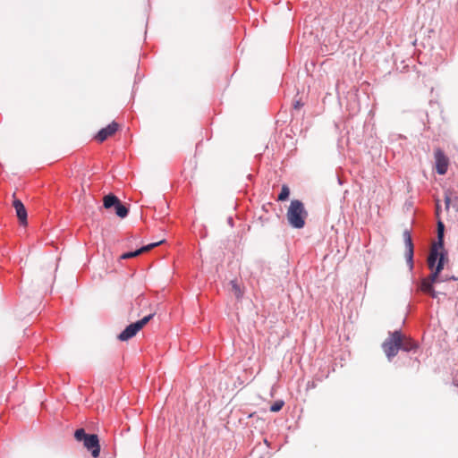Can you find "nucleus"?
<instances>
[{"label": "nucleus", "instance_id": "obj_1", "mask_svg": "<svg viewBox=\"0 0 458 458\" xmlns=\"http://www.w3.org/2000/svg\"><path fill=\"white\" fill-rule=\"evenodd\" d=\"M381 348L388 361H392L399 351L410 352L418 348V344L411 338L406 337L401 330L390 331L388 336L382 343Z\"/></svg>", "mask_w": 458, "mask_h": 458}, {"label": "nucleus", "instance_id": "obj_2", "mask_svg": "<svg viewBox=\"0 0 458 458\" xmlns=\"http://www.w3.org/2000/svg\"><path fill=\"white\" fill-rule=\"evenodd\" d=\"M286 216L288 223L292 227L301 229L305 225L308 212L301 200L293 199L291 201L288 208Z\"/></svg>", "mask_w": 458, "mask_h": 458}, {"label": "nucleus", "instance_id": "obj_3", "mask_svg": "<svg viewBox=\"0 0 458 458\" xmlns=\"http://www.w3.org/2000/svg\"><path fill=\"white\" fill-rule=\"evenodd\" d=\"M442 271V263L440 262L438 266L436 267L435 270L431 272V274L425 278H422L418 287L419 290L422 293L428 294L434 287L433 284L438 282H445L448 280H458V276H441L440 273Z\"/></svg>", "mask_w": 458, "mask_h": 458}, {"label": "nucleus", "instance_id": "obj_4", "mask_svg": "<svg viewBox=\"0 0 458 458\" xmlns=\"http://www.w3.org/2000/svg\"><path fill=\"white\" fill-rule=\"evenodd\" d=\"M446 256L447 254L444 250V247L437 246V244L432 245L428 257V266L431 272L435 270L436 267L439 265L440 261L442 263V270L444 269Z\"/></svg>", "mask_w": 458, "mask_h": 458}, {"label": "nucleus", "instance_id": "obj_5", "mask_svg": "<svg viewBox=\"0 0 458 458\" xmlns=\"http://www.w3.org/2000/svg\"><path fill=\"white\" fill-rule=\"evenodd\" d=\"M403 238L405 245V253L404 257L406 259V263L409 267L410 271H412L414 263H413V255H414V246L412 242V238L411 232L408 229H405L403 233Z\"/></svg>", "mask_w": 458, "mask_h": 458}, {"label": "nucleus", "instance_id": "obj_6", "mask_svg": "<svg viewBox=\"0 0 458 458\" xmlns=\"http://www.w3.org/2000/svg\"><path fill=\"white\" fill-rule=\"evenodd\" d=\"M434 157L437 173L441 175L446 174L449 161L444 151L441 148H437L434 153Z\"/></svg>", "mask_w": 458, "mask_h": 458}, {"label": "nucleus", "instance_id": "obj_7", "mask_svg": "<svg viewBox=\"0 0 458 458\" xmlns=\"http://www.w3.org/2000/svg\"><path fill=\"white\" fill-rule=\"evenodd\" d=\"M84 446L90 451L93 457H98L100 454V445L98 437L96 434H89L83 441Z\"/></svg>", "mask_w": 458, "mask_h": 458}, {"label": "nucleus", "instance_id": "obj_8", "mask_svg": "<svg viewBox=\"0 0 458 458\" xmlns=\"http://www.w3.org/2000/svg\"><path fill=\"white\" fill-rule=\"evenodd\" d=\"M118 123L115 122H112L109 123L106 127L102 128L95 136V139L99 141L103 142L106 140L109 136H112L115 131L118 130Z\"/></svg>", "mask_w": 458, "mask_h": 458}, {"label": "nucleus", "instance_id": "obj_9", "mask_svg": "<svg viewBox=\"0 0 458 458\" xmlns=\"http://www.w3.org/2000/svg\"><path fill=\"white\" fill-rule=\"evenodd\" d=\"M458 196L453 190L447 189L445 191V209L448 210L452 207L458 211Z\"/></svg>", "mask_w": 458, "mask_h": 458}, {"label": "nucleus", "instance_id": "obj_10", "mask_svg": "<svg viewBox=\"0 0 458 458\" xmlns=\"http://www.w3.org/2000/svg\"><path fill=\"white\" fill-rule=\"evenodd\" d=\"M162 242H163V241H159V242H153V243L142 246L141 248H140V249H138V250H136L134 251L125 252V253H123L121 256V259H127L137 257V256H139L140 254H141V253H143L145 251L150 250L151 249H153L154 247L161 244Z\"/></svg>", "mask_w": 458, "mask_h": 458}, {"label": "nucleus", "instance_id": "obj_11", "mask_svg": "<svg viewBox=\"0 0 458 458\" xmlns=\"http://www.w3.org/2000/svg\"><path fill=\"white\" fill-rule=\"evenodd\" d=\"M13 208L16 211V216L21 223V225H24L27 224V210L23 205V203L20 199L13 200Z\"/></svg>", "mask_w": 458, "mask_h": 458}, {"label": "nucleus", "instance_id": "obj_12", "mask_svg": "<svg viewBox=\"0 0 458 458\" xmlns=\"http://www.w3.org/2000/svg\"><path fill=\"white\" fill-rule=\"evenodd\" d=\"M139 331L140 329L138 328V325H136L135 323H131L119 334L118 339L120 341H127L133 337Z\"/></svg>", "mask_w": 458, "mask_h": 458}, {"label": "nucleus", "instance_id": "obj_13", "mask_svg": "<svg viewBox=\"0 0 458 458\" xmlns=\"http://www.w3.org/2000/svg\"><path fill=\"white\" fill-rule=\"evenodd\" d=\"M437 241L433 244H437V246L444 247V236H445V225L441 220L437 222Z\"/></svg>", "mask_w": 458, "mask_h": 458}, {"label": "nucleus", "instance_id": "obj_14", "mask_svg": "<svg viewBox=\"0 0 458 458\" xmlns=\"http://www.w3.org/2000/svg\"><path fill=\"white\" fill-rule=\"evenodd\" d=\"M119 200L120 199L115 195L110 193L104 198V207L107 209L113 207L114 208Z\"/></svg>", "mask_w": 458, "mask_h": 458}, {"label": "nucleus", "instance_id": "obj_15", "mask_svg": "<svg viewBox=\"0 0 458 458\" xmlns=\"http://www.w3.org/2000/svg\"><path fill=\"white\" fill-rule=\"evenodd\" d=\"M115 214L121 217L124 218L128 216L129 209L119 200L118 204L114 207Z\"/></svg>", "mask_w": 458, "mask_h": 458}, {"label": "nucleus", "instance_id": "obj_16", "mask_svg": "<svg viewBox=\"0 0 458 458\" xmlns=\"http://www.w3.org/2000/svg\"><path fill=\"white\" fill-rule=\"evenodd\" d=\"M289 195H290V190H289L288 186L283 185L282 189H281V192L279 193L277 199L279 201H284L289 198Z\"/></svg>", "mask_w": 458, "mask_h": 458}, {"label": "nucleus", "instance_id": "obj_17", "mask_svg": "<svg viewBox=\"0 0 458 458\" xmlns=\"http://www.w3.org/2000/svg\"><path fill=\"white\" fill-rule=\"evenodd\" d=\"M88 435L89 434L85 432L84 428H78L74 433V437L77 441L83 442Z\"/></svg>", "mask_w": 458, "mask_h": 458}, {"label": "nucleus", "instance_id": "obj_18", "mask_svg": "<svg viewBox=\"0 0 458 458\" xmlns=\"http://www.w3.org/2000/svg\"><path fill=\"white\" fill-rule=\"evenodd\" d=\"M153 316L154 314H149L136 321L135 324L138 325V328L140 330L153 318Z\"/></svg>", "mask_w": 458, "mask_h": 458}, {"label": "nucleus", "instance_id": "obj_19", "mask_svg": "<svg viewBox=\"0 0 458 458\" xmlns=\"http://www.w3.org/2000/svg\"><path fill=\"white\" fill-rule=\"evenodd\" d=\"M284 404V402L283 400H277L271 406H270V411L272 412H277L279 411Z\"/></svg>", "mask_w": 458, "mask_h": 458}, {"label": "nucleus", "instance_id": "obj_20", "mask_svg": "<svg viewBox=\"0 0 458 458\" xmlns=\"http://www.w3.org/2000/svg\"><path fill=\"white\" fill-rule=\"evenodd\" d=\"M428 294L430 295L434 299L437 298V296H438V293L436 292L434 288Z\"/></svg>", "mask_w": 458, "mask_h": 458}, {"label": "nucleus", "instance_id": "obj_21", "mask_svg": "<svg viewBox=\"0 0 458 458\" xmlns=\"http://www.w3.org/2000/svg\"><path fill=\"white\" fill-rule=\"evenodd\" d=\"M436 206H437L436 207V213H437V216H438L439 213H440V210H441L440 204H439L438 200L437 201V205Z\"/></svg>", "mask_w": 458, "mask_h": 458}, {"label": "nucleus", "instance_id": "obj_22", "mask_svg": "<svg viewBox=\"0 0 458 458\" xmlns=\"http://www.w3.org/2000/svg\"><path fill=\"white\" fill-rule=\"evenodd\" d=\"M300 106H301L300 101H296V103L294 104V107L299 108Z\"/></svg>", "mask_w": 458, "mask_h": 458}, {"label": "nucleus", "instance_id": "obj_23", "mask_svg": "<svg viewBox=\"0 0 458 458\" xmlns=\"http://www.w3.org/2000/svg\"><path fill=\"white\" fill-rule=\"evenodd\" d=\"M228 223H229L231 225H233V218H232V217H229V218H228Z\"/></svg>", "mask_w": 458, "mask_h": 458}, {"label": "nucleus", "instance_id": "obj_24", "mask_svg": "<svg viewBox=\"0 0 458 458\" xmlns=\"http://www.w3.org/2000/svg\"><path fill=\"white\" fill-rule=\"evenodd\" d=\"M260 458H263V457H260Z\"/></svg>", "mask_w": 458, "mask_h": 458}]
</instances>
